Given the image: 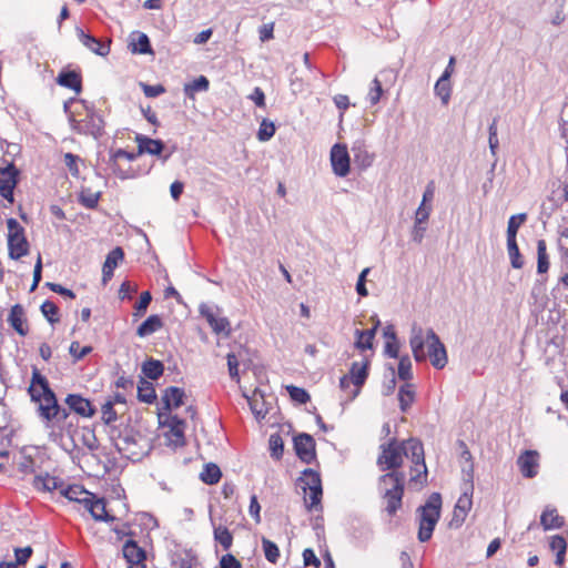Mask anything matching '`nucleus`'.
I'll return each instance as SVG.
<instances>
[{
  "label": "nucleus",
  "mask_w": 568,
  "mask_h": 568,
  "mask_svg": "<svg viewBox=\"0 0 568 568\" xmlns=\"http://www.w3.org/2000/svg\"><path fill=\"white\" fill-rule=\"evenodd\" d=\"M415 395L416 393L413 384L405 383L399 386L398 402L400 412L406 413L410 408L415 400Z\"/></svg>",
  "instance_id": "7c9ffc66"
},
{
  "label": "nucleus",
  "mask_w": 568,
  "mask_h": 568,
  "mask_svg": "<svg viewBox=\"0 0 568 568\" xmlns=\"http://www.w3.org/2000/svg\"><path fill=\"white\" fill-rule=\"evenodd\" d=\"M222 471L220 467L214 463H207L204 465L200 479L206 485H215L220 481Z\"/></svg>",
  "instance_id": "e433bc0d"
},
{
  "label": "nucleus",
  "mask_w": 568,
  "mask_h": 568,
  "mask_svg": "<svg viewBox=\"0 0 568 568\" xmlns=\"http://www.w3.org/2000/svg\"><path fill=\"white\" fill-rule=\"evenodd\" d=\"M199 312L202 317L206 320L212 331L220 335L223 334L225 337L231 335V324L226 317H217L213 307L205 303H202L199 307Z\"/></svg>",
  "instance_id": "2eb2a0df"
},
{
  "label": "nucleus",
  "mask_w": 568,
  "mask_h": 568,
  "mask_svg": "<svg viewBox=\"0 0 568 568\" xmlns=\"http://www.w3.org/2000/svg\"><path fill=\"white\" fill-rule=\"evenodd\" d=\"M138 399L145 404H153L156 400V393L153 384L144 377H140L139 379Z\"/></svg>",
  "instance_id": "2f4dec72"
},
{
  "label": "nucleus",
  "mask_w": 568,
  "mask_h": 568,
  "mask_svg": "<svg viewBox=\"0 0 568 568\" xmlns=\"http://www.w3.org/2000/svg\"><path fill=\"white\" fill-rule=\"evenodd\" d=\"M369 374V361L365 359L363 364L359 366L358 362H354L351 365L349 374L348 376L352 379V383L354 385V389L351 393V396L348 398L349 402L354 400L361 393V388L366 383V379L368 378Z\"/></svg>",
  "instance_id": "f3484780"
},
{
  "label": "nucleus",
  "mask_w": 568,
  "mask_h": 568,
  "mask_svg": "<svg viewBox=\"0 0 568 568\" xmlns=\"http://www.w3.org/2000/svg\"><path fill=\"white\" fill-rule=\"evenodd\" d=\"M138 144V154H150L161 159L165 163L172 154L176 151V145H173L168 153H163L165 150V143L160 139H152L144 134L138 133L134 138Z\"/></svg>",
  "instance_id": "9d476101"
},
{
  "label": "nucleus",
  "mask_w": 568,
  "mask_h": 568,
  "mask_svg": "<svg viewBox=\"0 0 568 568\" xmlns=\"http://www.w3.org/2000/svg\"><path fill=\"white\" fill-rule=\"evenodd\" d=\"M293 447L297 458L305 464L317 460L316 443L312 435L300 433L293 437Z\"/></svg>",
  "instance_id": "9b49d317"
},
{
  "label": "nucleus",
  "mask_w": 568,
  "mask_h": 568,
  "mask_svg": "<svg viewBox=\"0 0 568 568\" xmlns=\"http://www.w3.org/2000/svg\"><path fill=\"white\" fill-rule=\"evenodd\" d=\"M164 326L163 320L158 314L146 317L136 328V335L141 338L146 337Z\"/></svg>",
  "instance_id": "cd10ccee"
},
{
  "label": "nucleus",
  "mask_w": 568,
  "mask_h": 568,
  "mask_svg": "<svg viewBox=\"0 0 568 568\" xmlns=\"http://www.w3.org/2000/svg\"><path fill=\"white\" fill-rule=\"evenodd\" d=\"M382 94H383L382 82L377 78H375L372 81V87H371L369 92H368L369 103L372 105L377 104L379 102V100H381Z\"/></svg>",
  "instance_id": "e2e57ef3"
},
{
  "label": "nucleus",
  "mask_w": 568,
  "mask_h": 568,
  "mask_svg": "<svg viewBox=\"0 0 568 568\" xmlns=\"http://www.w3.org/2000/svg\"><path fill=\"white\" fill-rule=\"evenodd\" d=\"M398 377L404 382H408L413 378L412 362L408 355H403L399 357Z\"/></svg>",
  "instance_id": "6e6d98bb"
},
{
  "label": "nucleus",
  "mask_w": 568,
  "mask_h": 568,
  "mask_svg": "<svg viewBox=\"0 0 568 568\" xmlns=\"http://www.w3.org/2000/svg\"><path fill=\"white\" fill-rule=\"evenodd\" d=\"M433 206L432 204L420 203L415 212V220L417 224L427 223L429 215L432 213Z\"/></svg>",
  "instance_id": "69168bd1"
},
{
  "label": "nucleus",
  "mask_w": 568,
  "mask_h": 568,
  "mask_svg": "<svg viewBox=\"0 0 568 568\" xmlns=\"http://www.w3.org/2000/svg\"><path fill=\"white\" fill-rule=\"evenodd\" d=\"M464 486L463 490L474 493V462L467 463L462 468Z\"/></svg>",
  "instance_id": "bf43d9fd"
},
{
  "label": "nucleus",
  "mask_w": 568,
  "mask_h": 568,
  "mask_svg": "<svg viewBox=\"0 0 568 568\" xmlns=\"http://www.w3.org/2000/svg\"><path fill=\"white\" fill-rule=\"evenodd\" d=\"M262 548L267 561L271 564H276L278 561L280 549L274 541L267 539L266 537H262Z\"/></svg>",
  "instance_id": "de8ad7c7"
},
{
  "label": "nucleus",
  "mask_w": 568,
  "mask_h": 568,
  "mask_svg": "<svg viewBox=\"0 0 568 568\" xmlns=\"http://www.w3.org/2000/svg\"><path fill=\"white\" fill-rule=\"evenodd\" d=\"M102 412V420L105 425L115 426L113 423L118 419L116 410L114 409V402L106 400L101 408Z\"/></svg>",
  "instance_id": "5fc2aeb1"
},
{
  "label": "nucleus",
  "mask_w": 568,
  "mask_h": 568,
  "mask_svg": "<svg viewBox=\"0 0 568 568\" xmlns=\"http://www.w3.org/2000/svg\"><path fill=\"white\" fill-rule=\"evenodd\" d=\"M130 45L132 47L131 51L133 53L153 54V49H152V45H151V42H150V38L148 37V34H145L143 32H138V40H136V42L132 41L130 43Z\"/></svg>",
  "instance_id": "ea45409f"
},
{
  "label": "nucleus",
  "mask_w": 568,
  "mask_h": 568,
  "mask_svg": "<svg viewBox=\"0 0 568 568\" xmlns=\"http://www.w3.org/2000/svg\"><path fill=\"white\" fill-rule=\"evenodd\" d=\"M538 457L536 450H525L517 459V464L525 478H534L538 474Z\"/></svg>",
  "instance_id": "aec40b11"
},
{
  "label": "nucleus",
  "mask_w": 568,
  "mask_h": 568,
  "mask_svg": "<svg viewBox=\"0 0 568 568\" xmlns=\"http://www.w3.org/2000/svg\"><path fill=\"white\" fill-rule=\"evenodd\" d=\"M549 268V256L547 254L546 241L540 239L537 241V273L544 274Z\"/></svg>",
  "instance_id": "58836bf2"
},
{
  "label": "nucleus",
  "mask_w": 568,
  "mask_h": 568,
  "mask_svg": "<svg viewBox=\"0 0 568 568\" xmlns=\"http://www.w3.org/2000/svg\"><path fill=\"white\" fill-rule=\"evenodd\" d=\"M87 115L82 120H77L74 113L69 115V123L73 132L83 135H91L94 139H100L104 135L105 122L103 118L95 112L94 106L89 104L85 100H81Z\"/></svg>",
  "instance_id": "423d86ee"
},
{
  "label": "nucleus",
  "mask_w": 568,
  "mask_h": 568,
  "mask_svg": "<svg viewBox=\"0 0 568 568\" xmlns=\"http://www.w3.org/2000/svg\"><path fill=\"white\" fill-rule=\"evenodd\" d=\"M497 123L498 118H494L488 128V144L491 154L495 156L499 146V140L497 135Z\"/></svg>",
  "instance_id": "052dcab7"
},
{
  "label": "nucleus",
  "mask_w": 568,
  "mask_h": 568,
  "mask_svg": "<svg viewBox=\"0 0 568 568\" xmlns=\"http://www.w3.org/2000/svg\"><path fill=\"white\" fill-rule=\"evenodd\" d=\"M297 484L304 491L310 490V503L304 498L306 509H322L323 486L320 473L313 468H305L297 478Z\"/></svg>",
  "instance_id": "6e6552de"
},
{
  "label": "nucleus",
  "mask_w": 568,
  "mask_h": 568,
  "mask_svg": "<svg viewBox=\"0 0 568 568\" xmlns=\"http://www.w3.org/2000/svg\"><path fill=\"white\" fill-rule=\"evenodd\" d=\"M396 388V372L392 364L386 365V372L384 374V382L382 386V394L389 396Z\"/></svg>",
  "instance_id": "79ce46f5"
},
{
  "label": "nucleus",
  "mask_w": 568,
  "mask_h": 568,
  "mask_svg": "<svg viewBox=\"0 0 568 568\" xmlns=\"http://www.w3.org/2000/svg\"><path fill=\"white\" fill-rule=\"evenodd\" d=\"M184 428L185 426L171 427V429L164 434V436L170 440V445H173L174 447L185 446L186 440Z\"/></svg>",
  "instance_id": "a18cd8bd"
},
{
  "label": "nucleus",
  "mask_w": 568,
  "mask_h": 568,
  "mask_svg": "<svg viewBox=\"0 0 568 568\" xmlns=\"http://www.w3.org/2000/svg\"><path fill=\"white\" fill-rule=\"evenodd\" d=\"M84 494L87 497L81 498L79 504L83 505L95 521L110 523L116 520L115 516L106 511V501L104 498H98L93 493L88 490Z\"/></svg>",
  "instance_id": "f8f14e48"
},
{
  "label": "nucleus",
  "mask_w": 568,
  "mask_h": 568,
  "mask_svg": "<svg viewBox=\"0 0 568 568\" xmlns=\"http://www.w3.org/2000/svg\"><path fill=\"white\" fill-rule=\"evenodd\" d=\"M20 183V178H0V195L10 204L14 203V190Z\"/></svg>",
  "instance_id": "c9c22d12"
},
{
  "label": "nucleus",
  "mask_w": 568,
  "mask_h": 568,
  "mask_svg": "<svg viewBox=\"0 0 568 568\" xmlns=\"http://www.w3.org/2000/svg\"><path fill=\"white\" fill-rule=\"evenodd\" d=\"M473 494L474 493L463 490V494L458 498L453 510V517L449 521L450 528L457 529L465 523V519L473 506Z\"/></svg>",
  "instance_id": "dca6fc26"
},
{
  "label": "nucleus",
  "mask_w": 568,
  "mask_h": 568,
  "mask_svg": "<svg viewBox=\"0 0 568 568\" xmlns=\"http://www.w3.org/2000/svg\"><path fill=\"white\" fill-rule=\"evenodd\" d=\"M409 345L417 363L425 362L428 356L432 365L437 369H443L447 365L446 347L433 328H428L424 334L420 326L413 324Z\"/></svg>",
  "instance_id": "7ed1b4c3"
},
{
  "label": "nucleus",
  "mask_w": 568,
  "mask_h": 568,
  "mask_svg": "<svg viewBox=\"0 0 568 568\" xmlns=\"http://www.w3.org/2000/svg\"><path fill=\"white\" fill-rule=\"evenodd\" d=\"M158 419L160 427H168L169 429H171V427L185 426L184 419L180 418L178 415H171L169 412L165 414L159 413Z\"/></svg>",
  "instance_id": "864d4df0"
},
{
  "label": "nucleus",
  "mask_w": 568,
  "mask_h": 568,
  "mask_svg": "<svg viewBox=\"0 0 568 568\" xmlns=\"http://www.w3.org/2000/svg\"><path fill=\"white\" fill-rule=\"evenodd\" d=\"M26 322L23 306L14 304L8 315V323L20 336H26L29 333V327L24 324Z\"/></svg>",
  "instance_id": "5701e85b"
},
{
  "label": "nucleus",
  "mask_w": 568,
  "mask_h": 568,
  "mask_svg": "<svg viewBox=\"0 0 568 568\" xmlns=\"http://www.w3.org/2000/svg\"><path fill=\"white\" fill-rule=\"evenodd\" d=\"M527 221V213L511 215L507 224V240H517V233L521 224Z\"/></svg>",
  "instance_id": "37998d69"
},
{
  "label": "nucleus",
  "mask_w": 568,
  "mask_h": 568,
  "mask_svg": "<svg viewBox=\"0 0 568 568\" xmlns=\"http://www.w3.org/2000/svg\"><path fill=\"white\" fill-rule=\"evenodd\" d=\"M353 161L361 170H366L373 164L374 155L371 154L363 142H356L352 146Z\"/></svg>",
  "instance_id": "a878e982"
},
{
  "label": "nucleus",
  "mask_w": 568,
  "mask_h": 568,
  "mask_svg": "<svg viewBox=\"0 0 568 568\" xmlns=\"http://www.w3.org/2000/svg\"><path fill=\"white\" fill-rule=\"evenodd\" d=\"M381 325V321L376 317L374 325L369 329H356L355 331V343L354 346L359 351H366L373 348V341L375 338L376 332Z\"/></svg>",
  "instance_id": "b1692460"
},
{
  "label": "nucleus",
  "mask_w": 568,
  "mask_h": 568,
  "mask_svg": "<svg viewBox=\"0 0 568 568\" xmlns=\"http://www.w3.org/2000/svg\"><path fill=\"white\" fill-rule=\"evenodd\" d=\"M544 530L560 529L565 526V518L558 515L556 508L546 507L540 516Z\"/></svg>",
  "instance_id": "393cba45"
},
{
  "label": "nucleus",
  "mask_w": 568,
  "mask_h": 568,
  "mask_svg": "<svg viewBox=\"0 0 568 568\" xmlns=\"http://www.w3.org/2000/svg\"><path fill=\"white\" fill-rule=\"evenodd\" d=\"M392 483V487L387 488L383 495L386 500V513L394 516L403 505V496L405 490V474L403 471H388L379 477V483Z\"/></svg>",
  "instance_id": "0eeeda50"
},
{
  "label": "nucleus",
  "mask_w": 568,
  "mask_h": 568,
  "mask_svg": "<svg viewBox=\"0 0 568 568\" xmlns=\"http://www.w3.org/2000/svg\"><path fill=\"white\" fill-rule=\"evenodd\" d=\"M124 258V251L121 246H116L113 250H111L103 263L105 265V268H112L115 270L119 262H121Z\"/></svg>",
  "instance_id": "4d7b16f0"
},
{
  "label": "nucleus",
  "mask_w": 568,
  "mask_h": 568,
  "mask_svg": "<svg viewBox=\"0 0 568 568\" xmlns=\"http://www.w3.org/2000/svg\"><path fill=\"white\" fill-rule=\"evenodd\" d=\"M382 453L377 458V465L381 470L397 471L402 467L403 457L410 458L413 466L410 471L415 473L410 480L415 483H427V466L425 464L424 445L420 439L410 437L406 440L398 442L392 438L386 444H382Z\"/></svg>",
  "instance_id": "f257e3e1"
},
{
  "label": "nucleus",
  "mask_w": 568,
  "mask_h": 568,
  "mask_svg": "<svg viewBox=\"0 0 568 568\" xmlns=\"http://www.w3.org/2000/svg\"><path fill=\"white\" fill-rule=\"evenodd\" d=\"M82 444L91 452L99 449V440L95 435V430L92 427L84 426L82 427V437H81Z\"/></svg>",
  "instance_id": "09e8293b"
},
{
  "label": "nucleus",
  "mask_w": 568,
  "mask_h": 568,
  "mask_svg": "<svg viewBox=\"0 0 568 568\" xmlns=\"http://www.w3.org/2000/svg\"><path fill=\"white\" fill-rule=\"evenodd\" d=\"M275 132H276V126H275L274 122H272L267 119H263L260 124L258 131H257V139L261 142H266L274 136Z\"/></svg>",
  "instance_id": "603ef678"
},
{
  "label": "nucleus",
  "mask_w": 568,
  "mask_h": 568,
  "mask_svg": "<svg viewBox=\"0 0 568 568\" xmlns=\"http://www.w3.org/2000/svg\"><path fill=\"white\" fill-rule=\"evenodd\" d=\"M55 81L60 87L70 89L77 94L81 93L82 91V74L80 69L72 70L69 68H63L59 72Z\"/></svg>",
  "instance_id": "a211bd4d"
},
{
  "label": "nucleus",
  "mask_w": 568,
  "mask_h": 568,
  "mask_svg": "<svg viewBox=\"0 0 568 568\" xmlns=\"http://www.w3.org/2000/svg\"><path fill=\"white\" fill-rule=\"evenodd\" d=\"M30 400L37 405L36 413L45 428L60 426L70 422L72 412L68 410V406L63 407L58 399L57 394L51 388L48 378L33 366L30 384L27 388Z\"/></svg>",
  "instance_id": "f03ea898"
},
{
  "label": "nucleus",
  "mask_w": 568,
  "mask_h": 568,
  "mask_svg": "<svg viewBox=\"0 0 568 568\" xmlns=\"http://www.w3.org/2000/svg\"><path fill=\"white\" fill-rule=\"evenodd\" d=\"M79 342H72L69 347V353L75 361L82 359L92 352L91 346H83L81 349H79Z\"/></svg>",
  "instance_id": "774afa93"
},
{
  "label": "nucleus",
  "mask_w": 568,
  "mask_h": 568,
  "mask_svg": "<svg viewBox=\"0 0 568 568\" xmlns=\"http://www.w3.org/2000/svg\"><path fill=\"white\" fill-rule=\"evenodd\" d=\"M32 485L39 491H52L62 488L64 483L60 478L45 473L44 475L34 476Z\"/></svg>",
  "instance_id": "bb28decb"
},
{
  "label": "nucleus",
  "mask_w": 568,
  "mask_h": 568,
  "mask_svg": "<svg viewBox=\"0 0 568 568\" xmlns=\"http://www.w3.org/2000/svg\"><path fill=\"white\" fill-rule=\"evenodd\" d=\"M77 36L81 43L95 54L105 57L110 53V44L101 43L98 38L85 33L83 29L77 28Z\"/></svg>",
  "instance_id": "4be33fe9"
},
{
  "label": "nucleus",
  "mask_w": 568,
  "mask_h": 568,
  "mask_svg": "<svg viewBox=\"0 0 568 568\" xmlns=\"http://www.w3.org/2000/svg\"><path fill=\"white\" fill-rule=\"evenodd\" d=\"M141 368L143 375L151 381H158L164 373L163 363L152 357L145 359Z\"/></svg>",
  "instance_id": "c756f323"
},
{
  "label": "nucleus",
  "mask_w": 568,
  "mask_h": 568,
  "mask_svg": "<svg viewBox=\"0 0 568 568\" xmlns=\"http://www.w3.org/2000/svg\"><path fill=\"white\" fill-rule=\"evenodd\" d=\"M63 403L68 406L69 412L82 418H92L98 412L93 403L79 393L68 394Z\"/></svg>",
  "instance_id": "4468645a"
},
{
  "label": "nucleus",
  "mask_w": 568,
  "mask_h": 568,
  "mask_svg": "<svg viewBox=\"0 0 568 568\" xmlns=\"http://www.w3.org/2000/svg\"><path fill=\"white\" fill-rule=\"evenodd\" d=\"M369 272L371 267H365L358 275L355 290L361 297H366L368 295V290L366 287V278Z\"/></svg>",
  "instance_id": "0e129e2a"
},
{
  "label": "nucleus",
  "mask_w": 568,
  "mask_h": 568,
  "mask_svg": "<svg viewBox=\"0 0 568 568\" xmlns=\"http://www.w3.org/2000/svg\"><path fill=\"white\" fill-rule=\"evenodd\" d=\"M79 161H80V158L73 153L68 152L64 154V164L67 165L71 175L74 178H78L80 174L79 165H78Z\"/></svg>",
  "instance_id": "338daca9"
},
{
  "label": "nucleus",
  "mask_w": 568,
  "mask_h": 568,
  "mask_svg": "<svg viewBox=\"0 0 568 568\" xmlns=\"http://www.w3.org/2000/svg\"><path fill=\"white\" fill-rule=\"evenodd\" d=\"M211 523L213 525L214 540L216 542H219L223 547L224 550H229L233 545L232 532L225 526H222V525L215 526L212 517H211Z\"/></svg>",
  "instance_id": "f704fd0d"
},
{
  "label": "nucleus",
  "mask_w": 568,
  "mask_h": 568,
  "mask_svg": "<svg viewBox=\"0 0 568 568\" xmlns=\"http://www.w3.org/2000/svg\"><path fill=\"white\" fill-rule=\"evenodd\" d=\"M151 301L152 295L149 291H144L141 293L139 301L134 304L133 317L135 320L142 317L146 313Z\"/></svg>",
  "instance_id": "3c124183"
},
{
  "label": "nucleus",
  "mask_w": 568,
  "mask_h": 568,
  "mask_svg": "<svg viewBox=\"0 0 568 568\" xmlns=\"http://www.w3.org/2000/svg\"><path fill=\"white\" fill-rule=\"evenodd\" d=\"M60 493L70 501L79 503V500L81 499L79 496L82 495L83 493H87V490L81 485H68L67 487L60 488Z\"/></svg>",
  "instance_id": "13d9d810"
},
{
  "label": "nucleus",
  "mask_w": 568,
  "mask_h": 568,
  "mask_svg": "<svg viewBox=\"0 0 568 568\" xmlns=\"http://www.w3.org/2000/svg\"><path fill=\"white\" fill-rule=\"evenodd\" d=\"M286 390L291 397V399L300 405H304L311 400V396L308 392L303 388L295 385H288L286 386Z\"/></svg>",
  "instance_id": "8fccbe9b"
},
{
  "label": "nucleus",
  "mask_w": 568,
  "mask_h": 568,
  "mask_svg": "<svg viewBox=\"0 0 568 568\" xmlns=\"http://www.w3.org/2000/svg\"><path fill=\"white\" fill-rule=\"evenodd\" d=\"M331 165L333 173L336 176L345 178L351 171V158L347 146L342 143H336L331 149Z\"/></svg>",
  "instance_id": "ddd939ff"
},
{
  "label": "nucleus",
  "mask_w": 568,
  "mask_h": 568,
  "mask_svg": "<svg viewBox=\"0 0 568 568\" xmlns=\"http://www.w3.org/2000/svg\"><path fill=\"white\" fill-rule=\"evenodd\" d=\"M142 437L141 432L135 429L130 420L126 424L111 426L109 429V438L118 453L133 462L140 460L143 456L139 449V439Z\"/></svg>",
  "instance_id": "20e7f679"
},
{
  "label": "nucleus",
  "mask_w": 568,
  "mask_h": 568,
  "mask_svg": "<svg viewBox=\"0 0 568 568\" xmlns=\"http://www.w3.org/2000/svg\"><path fill=\"white\" fill-rule=\"evenodd\" d=\"M40 311L50 324L53 325L60 321L59 307L52 301H44L40 306Z\"/></svg>",
  "instance_id": "49530a36"
},
{
  "label": "nucleus",
  "mask_w": 568,
  "mask_h": 568,
  "mask_svg": "<svg viewBox=\"0 0 568 568\" xmlns=\"http://www.w3.org/2000/svg\"><path fill=\"white\" fill-rule=\"evenodd\" d=\"M185 390L178 386H169L164 389L162 395L163 409L171 412L173 408H179L184 405Z\"/></svg>",
  "instance_id": "412c9836"
},
{
  "label": "nucleus",
  "mask_w": 568,
  "mask_h": 568,
  "mask_svg": "<svg viewBox=\"0 0 568 568\" xmlns=\"http://www.w3.org/2000/svg\"><path fill=\"white\" fill-rule=\"evenodd\" d=\"M122 555L128 566L145 562L148 554L144 548L140 547L138 541L133 538H129L122 546Z\"/></svg>",
  "instance_id": "6ab92c4d"
},
{
  "label": "nucleus",
  "mask_w": 568,
  "mask_h": 568,
  "mask_svg": "<svg viewBox=\"0 0 568 568\" xmlns=\"http://www.w3.org/2000/svg\"><path fill=\"white\" fill-rule=\"evenodd\" d=\"M434 91L435 94L442 100V103L447 105L452 94V84L449 81L448 72L446 74H442L440 78L436 81Z\"/></svg>",
  "instance_id": "473e14b6"
},
{
  "label": "nucleus",
  "mask_w": 568,
  "mask_h": 568,
  "mask_svg": "<svg viewBox=\"0 0 568 568\" xmlns=\"http://www.w3.org/2000/svg\"><path fill=\"white\" fill-rule=\"evenodd\" d=\"M268 447L271 457L275 460H281L284 454V440L280 433L271 434L268 438Z\"/></svg>",
  "instance_id": "c03bdc74"
},
{
  "label": "nucleus",
  "mask_w": 568,
  "mask_h": 568,
  "mask_svg": "<svg viewBox=\"0 0 568 568\" xmlns=\"http://www.w3.org/2000/svg\"><path fill=\"white\" fill-rule=\"evenodd\" d=\"M8 250L11 260H20L29 254V242L24 227L13 217L7 220Z\"/></svg>",
  "instance_id": "1a4fd4ad"
},
{
  "label": "nucleus",
  "mask_w": 568,
  "mask_h": 568,
  "mask_svg": "<svg viewBox=\"0 0 568 568\" xmlns=\"http://www.w3.org/2000/svg\"><path fill=\"white\" fill-rule=\"evenodd\" d=\"M32 555H33V548L31 546H26L23 548L17 547V548H14L16 560L12 562L17 567L26 565Z\"/></svg>",
  "instance_id": "680f3d73"
},
{
  "label": "nucleus",
  "mask_w": 568,
  "mask_h": 568,
  "mask_svg": "<svg viewBox=\"0 0 568 568\" xmlns=\"http://www.w3.org/2000/svg\"><path fill=\"white\" fill-rule=\"evenodd\" d=\"M59 428H60L59 432L52 430L49 434V438L52 442H54L57 444H60V442L63 438V434H67L70 437L72 448H77V443L74 440V436H75L77 430H78V425L74 424L72 420H70V422H67L64 424H61L59 426Z\"/></svg>",
  "instance_id": "c85d7f7f"
},
{
  "label": "nucleus",
  "mask_w": 568,
  "mask_h": 568,
  "mask_svg": "<svg viewBox=\"0 0 568 568\" xmlns=\"http://www.w3.org/2000/svg\"><path fill=\"white\" fill-rule=\"evenodd\" d=\"M210 88V81L205 75H200L191 82H187L183 87L185 97L194 99L196 92L207 91Z\"/></svg>",
  "instance_id": "72a5a7b5"
},
{
  "label": "nucleus",
  "mask_w": 568,
  "mask_h": 568,
  "mask_svg": "<svg viewBox=\"0 0 568 568\" xmlns=\"http://www.w3.org/2000/svg\"><path fill=\"white\" fill-rule=\"evenodd\" d=\"M101 195L102 193L100 191L92 192L89 187H82L81 192L79 193L78 202L89 210H94L99 205Z\"/></svg>",
  "instance_id": "4c0bfd02"
},
{
  "label": "nucleus",
  "mask_w": 568,
  "mask_h": 568,
  "mask_svg": "<svg viewBox=\"0 0 568 568\" xmlns=\"http://www.w3.org/2000/svg\"><path fill=\"white\" fill-rule=\"evenodd\" d=\"M440 509L442 495L439 493H432L426 503L417 508V538L420 542H426L432 538L435 527L440 518Z\"/></svg>",
  "instance_id": "39448f33"
},
{
  "label": "nucleus",
  "mask_w": 568,
  "mask_h": 568,
  "mask_svg": "<svg viewBox=\"0 0 568 568\" xmlns=\"http://www.w3.org/2000/svg\"><path fill=\"white\" fill-rule=\"evenodd\" d=\"M507 251L511 266L516 270L521 268L525 264V261L519 251L517 240H507Z\"/></svg>",
  "instance_id": "a19ab883"
}]
</instances>
